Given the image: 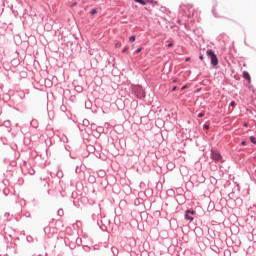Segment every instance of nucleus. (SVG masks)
Returning a JSON list of instances; mask_svg holds the SVG:
<instances>
[{
	"label": "nucleus",
	"mask_w": 256,
	"mask_h": 256,
	"mask_svg": "<svg viewBox=\"0 0 256 256\" xmlns=\"http://www.w3.org/2000/svg\"><path fill=\"white\" fill-rule=\"evenodd\" d=\"M191 215H195V211L194 210H187L185 213V219L187 221H193V216Z\"/></svg>",
	"instance_id": "6"
},
{
	"label": "nucleus",
	"mask_w": 256,
	"mask_h": 256,
	"mask_svg": "<svg viewBox=\"0 0 256 256\" xmlns=\"http://www.w3.org/2000/svg\"><path fill=\"white\" fill-rule=\"evenodd\" d=\"M235 105H236L235 101H232V102L230 103V106H231V107H235Z\"/></svg>",
	"instance_id": "19"
},
{
	"label": "nucleus",
	"mask_w": 256,
	"mask_h": 256,
	"mask_svg": "<svg viewBox=\"0 0 256 256\" xmlns=\"http://www.w3.org/2000/svg\"><path fill=\"white\" fill-rule=\"evenodd\" d=\"M211 159H213L216 163H223V156L218 150H211L210 153Z\"/></svg>",
	"instance_id": "4"
},
{
	"label": "nucleus",
	"mask_w": 256,
	"mask_h": 256,
	"mask_svg": "<svg viewBox=\"0 0 256 256\" xmlns=\"http://www.w3.org/2000/svg\"><path fill=\"white\" fill-rule=\"evenodd\" d=\"M206 129H209V126H206Z\"/></svg>",
	"instance_id": "29"
},
{
	"label": "nucleus",
	"mask_w": 256,
	"mask_h": 256,
	"mask_svg": "<svg viewBox=\"0 0 256 256\" xmlns=\"http://www.w3.org/2000/svg\"><path fill=\"white\" fill-rule=\"evenodd\" d=\"M122 53H127V47L122 50Z\"/></svg>",
	"instance_id": "23"
},
{
	"label": "nucleus",
	"mask_w": 256,
	"mask_h": 256,
	"mask_svg": "<svg viewBox=\"0 0 256 256\" xmlns=\"http://www.w3.org/2000/svg\"><path fill=\"white\" fill-rule=\"evenodd\" d=\"M181 9L184 12V14L186 15V17H193V12L195 11V9H193V6L183 5L181 7Z\"/></svg>",
	"instance_id": "5"
},
{
	"label": "nucleus",
	"mask_w": 256,
	"mask_h": 256,
	"mask_svg": "<svg viewBox=\"0 0 256 256\" xmlns=\"http://www.w3.org/2000/svg\"><path fill=\"white\" fill-rule=\"evenodd\" d=\"M136 3H139L140 5H147L149 3V0H134Z\"/></svg>",
	"instance_id": "8"
},
{
	"label": "nucleus",
	"mask_w": 256,
	"mask_h": 256,
	"mask_svg": "<svg viewBox=\"0 0 256 256\" xmlns=\"http://www.w3.org/2000/svg\"><path fill=\"white\" fill-rule=\"evenodd\" d=\"M250 141L253 143V145H256V138L255 136H250Z\"/></svg>",
	"instance_id": "10"
},
{
	"label": "nucleus",
	"mask_w": 256,
	"mask_h": 256,
	"mask_svg": "<svg viewBox=\"0 0 256 256\" xmlns=\"http://www.w3.org/2000/svg\"><path fill=\"white\" fill-rule=\"evenodd\" d=\"M206 55L210 58L211 65H213V67H217V65H219V58H217V54H215L212 49H208L206 51Z\"/></svg>",
	"instance_id": "2"
},
{
	"label": "nucleus",
	"mask_w": 256,
	"mask_h": 256,
	"mask_svg": "<svg viewBox=\"0 0 256 256\" xmlns=\"http://www.w3.org/2000/svg\"><path fill=\"white\" fill-rule=\"evenodd\" d=\"M185 89H187V85L183 86V87L181 88V91H185Z\"/></svg>",
	"instance_id": "22"
},
{
	"label": "nucleus",
	"mask_w": 256,
	"mask_h": 256,
	"mask_svg": "<svg viewBox=\"0 0 256 256\" xmlns=\"http://www.w3.org/2000/svg\"><path fill=\"white\" fill-rule=\"evenodd\" d=\"M120 47H121V42H116V43H115V48H116V49H119Z\"/></svg>",
	"instance_id": "14"
},
{
	"label": "nucleus",
	"mask_w": 256,
	"mask_h": 256,
	"mask_svg": "<svg viewBox=\"0 0 256 256\" xmlns=\"http://www.w3.org/2000/svg\"><path fill=\"white\" fill-rule=\"evenodd\" d=\"M132 93L137 97V99H143V97H145V90H143V87L139 85L132 86Z\"/></svg>",
	"instance_id": "3"
},
{
	"label": "nucleus",
	"mask_w": 256,
	"mask_h": 256,
	"mask_svg": "<svg viewBox=\"0 0 256 256\" xmlns=\"http://www.w3.org/2000/svg\"><path fill=\"white\" fill-rule=\"evenodd\" d=\"M75 5H77V2H74L71 7H75Z\"/></svg>",
	"instance_id": "26"
},
{
	"label": "nucleus",
	"mask_w": 256,
	"mask_h": 256,
	"mask_svg": "<svg viewBox=\"0 0 256 256\" xmlns=\"http://www.w3.org/2000/svg\"><path fill=\"white\" fill-rule=\"evenodd\" d=\"M91 15H97V9L93 8L91 11H90Z\"/></svg>",
	"instance_id": "12"
},
{
	"label": "nucleus",
	"mask_w": 256,
	"mask_h": 256,
	"mask_svg": "<svg viewBox=\"0 0 256 256\" xmlns=\"http://www.w3.org/2000/svg\"><path fill=\"white\" fill-rule=\"evenodd\" d=\"M172 83H179V79H177V78L173 79Z\"/></svg>",
	"instance_id": "18"
},
{
	"label": "nucleus",
	"mask_w": 256,
	"mask_h": 256,
	"mask_svg": "<svg viewBox=\"0 0 256 256\" xmlns=\"http://www.w3.org/2000/svg\"><path fill=\"white\" fill-rule=\"evenodd\" d=\"M129 41H130L131 43H134V41H135V36H130V37H129Z\"/></svg>",
	"instance_id": "15"
},
{
	"label": "nucleus",
	"mask_w": 256,
	"mask_h": 256,
	"mask_svg": "<svg viewBox=\"0 0 256 256\" xmlns=\"http://www.w3.org/2000/svg\"><path fill=\"white\" fill-rule=\"evenodd\" d=\"M173 45H174L173 42H170V43L167 45V47L170 48V47H173Z\"/></svg>",
	"instance_id": "20"
},
{
	"label": "nucleus",
	"mask_w": 256,
	"mask_h": 256,
	"mask_svg": "<svg viewBox=\"0 0 256 256\" xmlns=\"http://www.w3.org/2000/svg\"><path fill=\"white\" fill-rule=\"evenodd\" d=\"M198 117L201 119L202 117H205V113H203V112H200L199 114H198Z\"/></svg>",
	"instance_id": "16"
},
{
	"label": "nucleus",
	"mask_w": 256,
	"mask_h": 256,
	"mask_svg": "<svg viewBox=\"0 0 256 256\" xmlns=\"http://www.w3.org/2000/svg\"><path fill=\"white\" fill-rule=\"evenodd\" d=\"M142 51H143V48L140 47V48L136 49L134 53L137 54V53H141Z\"/></svg>",
	"instance_id": "13"
},
{
	"label": "nucleus",
	"mask_w": 256,
	"mask_h": 256,
	"mask_svg": "<svg viewBox=\"0 0 256 256\" xmlns=\"http://www.w3.org/2000/svg\"><path fill=\"white\" fill-rule=\"evenodd\" d=\"M172 91H173V92L177 91V86H174V87L172 88Z\"/></svg>",
	"instance_id": "24"
},
{
	"label": "nucleus",
	"mask_w": 256,
	"mask_h": 256,
	"mask_svg": "<svg viewBox=\"0 0 256 256\" xmlns=\"http://www.w3.org/2000/svg\"><path fill=\"white\" fill-rule=\"evenodd\" d=\"M199 59H200V61H203V59H205V57L203 56V54H200V55H199Z\"/></svg>",
	"instance_id": "17"
},
{
	"label": "nucleus",
	"mask_w": 256,
	"mask_h": 256,
	"mask_svg": "<svg viewBox=\"0 0 256 256\" xmlns=\"http://www.w3.org/2000/svg\"><path fill=\"white\" fill-rule=\"evenodd\" d=\"M243 77H244V79H246L247 81H251V75H249V72L244 71V72H243Z\"/></svg>",
	"instance_id": "7"
},
{
	"label": "nucleus",
	"mask_w": 256,
	"mask_h": 256,
	"mask_svg": "<svg viewBox=\"0 0 256 256\" xmlns=\"http://www.w3.org/2000/svg\"><path fill=\"white\" fill-rule=\"evenodd\" d=\"M41 183H43L44 187H47V185H49V182L46 179L41 180Z\"/></svg>",
	"instance_id": "11"
},
{
	"label": "nucleus",
	"mask_w": 256,
	"mask_h": 256,
	"mask_svg": "<svg viewBox=\"0 0 256 256\" xmlns=\"http://www.w3.org/2000/svg\"><path fill=\"white\" fill-rule=\"evenodd\" d=\"M30 175H35V170H32V171L30 172Z\"/></svg>",
	"instance_id": "25"
},
{
	"label": "nucleus",
	"mask_w": 256,
	"mask_h": 256,
	"mask_svg": "<svg viewBox=\"0 0 256 256\" xmlns=\"http://www.w3.org/2000/svg\"><path fill=\"white\" fill-rule=\"evenodd\" d=\"M244 127H249V124L245 123V124H244Z\"/></svg>",
	"instance_id": "28"
},
{
	"label": "nucleus",
	"mask_w": 256,
	"mask_h": 256,
	"mask_svg": "<svg viewBox=\"0 0 256 256\" xmlns=\"http://www.w3.org/2000/svg\"><path fill=\"white\" fill-rule=\"evenodd\" d=\"M185 61H186V63H187V62L191 61V58H186Z\"/></svg>",
	"instance_id": "27"
},
{
	"label": "nucleus",
	"mask_w": 256,
	"mask_h": 256,
	"mask_svg": "<svg viewBox=\"0 0 256 256\" xmlns=\"http://www.w3.org/2000/svg\"><path fill=\"white\" fill-rule=\"evenodd\" d=\"M241 145H242L243 147H245V145H247V142H246V141H242V142H241Z\"/></svg>",
	"instance_id": "21"
},
{
	"label": "nucleus",
	"mask_w": 256,
	"mask_h": 256,
	"mask_svg": "<svg viewBox=\"0 0 256 256\" xmlns=\"http://www.w3.org/2000/svg\"><path fill=\"white\" fill-rule=\"evenodd\" d=\"M57 215L58 217H63V215H65V211L63 210V208L58 209Z\"/></svg>",
	"instance_id": "9"
},
{
	"label": "nucleus",
	"mask_w": 256,
	"mask_h": 256,
	"mask_svg": "<svg viewBox=\"0 0 256 256\" xmlns=\"http://www.w3.org/2000/svg\"><path fill=\"white\" fill-rule=\"evenodd\" d=\"M63 229H65V224L63 223V220L52 219L49 222L48 226L44 228V233L48 237V239H51L52 237H55V235L63 233Z\"/></svg>",
	"instance_id": "1"
}]
</instances>
